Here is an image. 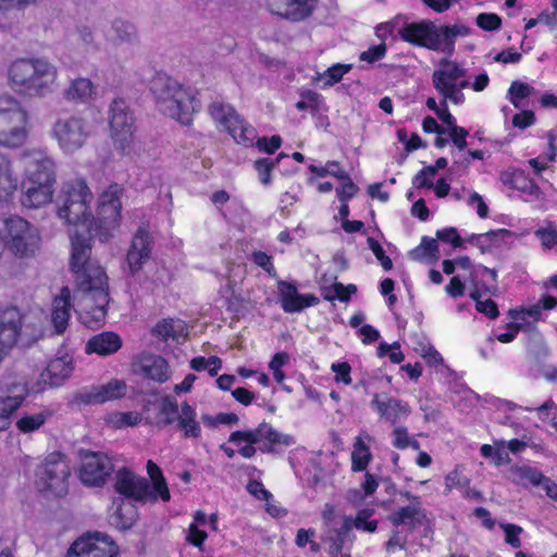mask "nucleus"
<instances>
[{
    "instance_id": "obj_1",
    "label": "nucleus",
    "mask_w": 557,
    "mask_h": 557,
    "mask_svg": "<svg viewBox=\"0 0 557 557\" xmlns=\"http://www.w3.org/2000/svg\"><path fill=\"white\" fill-rule=\"evenodd\" d=\"M71 268L76 274L77 293L75 311L79 321L89 329L103 325L109 304L108 277L101 267L90 260V238L98 236L96 228L90 233L74 230Z\"/></svg>"
},
{
    "instance_id": "obj_2",
    "label": "nucleus",
    "mask_w": 557,
    "mask_h": 557,
    "mask_svg": "<svg viewBox=\"0 0 557 557\" xmlns=\"http://www.w3.org/2000/svg\"><path fill=\"white\" fill-rule=\"evenodd\" d=\"M59 70L46 57L17 58L7 69L9 88L26 99L45 98L59 87Z\"/></svg>"
},
{
    "instance_id": "obj_3",
    "label": "nucleus",
    "mask_w": 557,
    "mask_h": 557,
    "mask_svg": "<svg viewBox=\"0 0 557 557\" xmlns=\"http://www.w3.org/2000/svg\"><path fill=\"white\" fill-rule=\"evenodd\" d=\"M470 28L463 23L437 26L430 20L406 23L398 34L403 40L432 51L453 54L457 38L470 35Z\"/></svg>"
},
{
    "instance_id": "obj_4",
    "label": "nucleus",
    "mask_w": 557,
    "mask_h": 557,
    "mask_svg": "<svg viewBox=\"0 0 557 557\" xmlns=\"http://www.w3.org/2000/svg\"><path fill=\"white\" fill-rule=\"evenodd\" d=\"M150 90L162 114L182 124H188L191 121V115L198 108L195 91L191 88L183 86L168 75L159 74L151 81Z\"/></svg>"
},
{
    "instance_id": "obj_5",
    "label": "nucleus",
    "mask_w": 557,
    "mask_h": 557,
    "mask_svg": "<svg viewBox=\"0 0 557 557\" xmlns=\"http://www.w3.org/2000/svg\"><path fill=\"white\" fill-rule=\"evenodd\" d=\"M29 134V115L23 104L8 94H0V147L23 146Z\"/></svg>"
},
{
    "instance_id": "obj_6",
    "label": "nucleus",
    "mask_w": 557,
    "mask_h": 557,
    "mask_svg": "<svg viewBox=\"0 0 557 557\" xmlns=\"http://www.w3.org/2000/svg\"><path fill=\"white\" fill-rule=\"evenodd\" d=\"M432 85L443 97L444 103L462 104L466 100L463 89L469 88L470 78L460 63L443 58L432 74Z\"/></svg>"
},
{
    "instance_id": "obj_7",
    "label": "nucleus",
    "mask_w": 557,
    "mask_h": 557,
    "mask_svg": "<svg viewBox=\"0 0 557 557\" xmlns=\"http://www.w3.org/2000/svg\"><path fill=\"white\" fill-rule=\"evenodd\" d=\"M70 467L60 453L48 454L36 469V484L39 491L55 497H63L69 491Z\"/></svg>"
},
{
    "instance_id": "obj_8",
    "label": "nucleus",
    "mask_w": 557,
    "mask_h": 557,
    "mask_svg": "<svg viewBox=\"0 0 557 557\" xmlns=\"http://www.w3.org/2000/svg\"><path fill=\"white\" fill-rule=\"evenodd\" d=\"M109 126L114 147L125 156L135 152V119L124 99H114L109 107Z\"/></svg>"
},
{
    "instance_id": "obj_9",
    "label": "nucleus",
    "mask_w": 557,
    "mask_h": 557,
    "mask_svg": "<svg viewBox=\"0 0 557 557\" xmlns=\"http://www.w3.org/2000/svg\"><path fill=\"white\" fill-rule=\"evenodd\" d=\"M4 243L7 248L18 258H33L40 248L38 230L21 216L5 220Z\"/></svg>"
},
{
    "instance_id": "obj_10",
    "label": "nucleus",
    "mask_w": 557,
    "mask_h": 557,
    "mask_svg": "<svg viewBox=\"0 0 557 557\" xmlns=\"http://www.w3.org/2000/svg\"><path fill=\"white\" fill-rule=\"evenodd\" d=\"M51 135L64 153L72 154L87 143L91 135V125L87 120L75 115L60 117L53 123Z\"/></svg>"
},
{
    "instance_id": "obj_11",
    "label": "nucleus",
    "mask_w": 557,
    "mask_h": 557,
    "mask_svg": "<svg viewBox=\"0 0 557 557\" xmlns=\"http://www.w3.org/2000/svg\"><path fill=\"white\" fill-rule=\"evenodd\" d=\"M209 113L218 127L226 131L237 144L252 146L257 137L256 129L249 125L230 104L214 101Z\"/></svg>"
},
{
    "instance_id": "obj_12",
    "label": "nucleus",
    "mask_w": 557,
    "mask_h": 557,
    "mask_svg": "<svg viewBox=\"0 0 557 557\" xmlns=\"http://www.w3.org/2000/svg\"><path fill=\"white\" fill-rule=\"evenodd\" d=\"M123 193L120 185L113 184L99 197L96 233L101 242L108 240L120 225Z\"/></svg>"
},
{
    "instance_id": "obj_13",
    "label": "nucleus",
    "mask_w": 557,
    "mask_h": 557,
    "mask_svg": "<svg viewBox=\"0 0 557 557\" xmlns=\"http://www.w3.org/2000/svg\"><path fill=\"white\" fill-rule=\"evenodd\" d=\"M228 442L235 445H240L243 442L257 443L262 453H272L277 445L288 447L295 444L293 436L278 432L267 422L260 423L252 430L231 433Z\"/></svg>"
},
{
    "instance_id": "obj_14",
    "label": "nucleus",
    "mask_w": 557,
    "mask_h": 557,
    "mask_svg": "<svg viewBox=\"0 0 557 557\" xmlns=\"http://www.w3.org/2000/svg\"><path fill=\"white\" fill-rule=\"evenodd\" d=\"M113 470L112 460L106 454L89 450L82 453L78 478L85 486H102Z\"/></svg>"
},
{
    "instance_id": "obj_15",
    "label": "nucleus",
    "mask_w": 557,
    "mask_h": 557,
    "mask_svg": "<svg viewBox=\"0 0 557 557\" xmlns=\"http://www.w3.org/2000/svg\"><path fill=\"white\" fill-rule=\"evenodd\" d=\"M23 313L15 306L0 308V364L12 354L22 336Z\"/></svg>"
},
{
    "instance_id": "obj_16",
    "label": "nucleus",
    "mask_w": 557,
    "mask_h": 557,
    "mask_svg": "<svg viewBox=\"0 0 557 557\" xmlns=\"http://www.w3.org/2000/svg\"><path fill=\"white\" fill-rule=\"evenodd\" d=\"M18 160L24 171L23 181L55 182L54 163L46 151L25 149L20 153Z\"/></svg>"
},
{
    "instance_id": "obj_17",
    "label": "nucleus",
    "mask_w": 557,
    "mask_h": 557,
    "mask_svg": "<svg viewBox=\"0 0 557 557\" xmlns=\"http://www.w3.org/2000/svg\"><path fill=\"white\" fill-rule=\"evenodd\" d=\"M114 488L127 502L153 503L157 500V495L148 481L125 468L116 472Z\"/></svg>"
},
{
    "instance_id": "obj_18",
    "label": "nucleus",
    "mask_w": 557,
    "mask_h": 557,
    "mask_svg": "<svg viewBox=\"0 0 557 557\" xmlns=\"http://www.w3.org/2000/svg\"><path fill=\"white\" fill-rule=\"evenodd\" d=\"M33 393L25 377L8 376L0 381V408L2 412L10 417L16 412L26 401L28 395Z\"/></svg>"
},
{
    "instance_id": "obj_19",
    "label": "nucleus",
    "mask_w": 557,
    "mask_h": 557,
    "mask_svg": "<svg viewBox=\"0 0 557 557\" xmlns=\"http://www.w3.org/2000/svg\"><path fill=\"white\" fill-rule=\"evenodd\" d=\"M116 547L108 535L101 533L89 534L75 541L66 557H113Z\"/></svg>"
},
{
    "instance_id": "obj_20",
    "label": "nucleus",
    "mask_w": 557,
    "mask_h": 557,
    "mask_svg": "<svg viewBox=\"0 0 557 557\" xmlns=\"http://www.w3.org/2000/svg\"><path fill=\"white\" fill-rule=\"evenodd\" d=\"M72 371L73 359L69 355L51 359L37 382L33 384V393L38 394L48 387L61 386L70 377Z\"/></svg>"
},
{
    "instance_id": "obj_21",
    "label": "nucleus",
    "mask_w": 557,
    "mask_h": 557,
    "mask_svg": "<svg viewBox=\"0 0 557 557\" xmlns=\"http://www.w3.org/2000/svg\"><path fill=\"white\" fill-rule=\"evenodd\" d=\"M133 371L147 380L162 384L170 380L172 371L168 361L161 356L144 354L133 362Z\"/></svg>"
},
{
    "instance_id": "obj_22",
    "label": "nucleus",
    "mask_w": 557,
    "mask_h": 557,
    "mask_svg": "<svg viewBox=\"0 0 557 557\" xmlns=\"http://www.w3.org/2000/svg\"><path fill=\"white\" fill-rule=\"evenodd\" d=\"M371 407L376 410L381 419L392 424L407 419L411 412L406 401L391 397L386 393L374 394L371 400Z\"/></svg>"
},
{
    "instance_id": "obj_23",
    "label": "nucleus",
    "mask_w": 557,
    "mask_h": 557,
    "mask_svg": "<svg viewBox=\"0 0 557 557\" xmlns=\"http://www.w3.org/2000/svg\"><path fill=\"white\" fill-rule=\"evenodd\" d=\"M90 203L91 201L60 203L58 214L67 224L74 225L75 230L90 233L97 225L96 220L91 215Z\"/></svg>"
},
{
    "instance_id": "obj_24",
    "label": "nucleus",
    "mask_w": 557,
    "mask_h": 557,
    "mask_svg": "<svg viewBox=\"0 0 557 557\" xmlns=\"http://www.w3.org/2000/svg\"><path fill=\"white\" fill-rule=\"evenodd\" d=\"M277 290L281 307L287 313L299 312L319 302V298L314 295L299 294L294 284L285 281L277 283Z\"/></svg>"
},
{
    "instance_id": "obj_25",
    "label": "nucleus",
    "mask_w": 557,
    "mask_h": 557,
    "mask_svg": "<svg viewBox=\"0 0 557 557\" xmlns=\"http://www.w3.org/2000/svg\"><path fill=\"white\" fill-rule=\"evenodd\" d=\"M152 248V239L149 231L145 226H140L132 240L126 260L132 274L141 270L144 263L150 258Z\"/></svg>"
},
{
    "instance_id": "obj_26",
    "label": "nucleus",
    "mask_w": 557,
    "mask_h": 557,
    "mask_svg": "<svg viewBox=\"0 0 557 557\" xmlns=\"http://www.w3.org/2000/svg\"><path fill=\"white\" fill-rule=\"evenodd\" d=\"M55 182H22L21 202L29 209L40 208L51 202L53 197V185Z\"/></svg>"
},
{
    "instance_id": "obj_27",
    "label": "nucleus",
    "mask_w": 557,
    "mask_h": 557,
    "mask_svg": "<svg viewBox=\"0 0 557 557\" xmlns=\"http://www.w3.org/2000/svg\"><path fill=\"white\" fill-rule=\"evenodd\" d=\"M317 0H269L271 11L284 18L301 21L308 17Z\"/></svg>"
},
{
    "instance_id": "obj_28",
    "label": "nucleus",
    "mask_w": 557,
    "mask_h": 557,
    "mask_svg": "<svg viewBox=\"0 0 557 557\" xmlns=\"http://www.w3.org/2000/svg\"><path fill=\"white\" fill-rule=\"evenodd\" d=\"M71 308V290L69 287H63L60 294L54 297L51 309V322L57 334H62L66 330Z\"/></svg>"
},
{
    "instance_id": "obj_29",
    "label": "nucleus",
    "mask_w": 557,
    "mask_h": 557,
    "mask_svg": "<svg viewBox=\"0 0 557 557\" xmlns=\"http://www.w3.org/2000/svg\"><path fill=\"white\" fill-rule=\"evenodd\" d=\"M137 511L132 502L122 497L113 499L110 508V523L117 529H129L136 521Z\"/></svg>"
},
{
    "instance_id": "obj_30",
    "label": "nucleus",
    "mask_w": 557,
    "mask_h": 557,
    "mask_svg": "<svg viewBox=\"0 0 557 557\" xmlns=\"http://www.w3.org/2000/svg\"><path fill=\"white\" fill-rule=\"evenodd\" d=\"M122 347L121 337L113 332H102L92 336L87 345L86 351L108 356L116 352Z\"/></svg>"
},
{
    "instance_id": "obj_31",
    "label": "nucleus",
    "mask_w": 557,
    "mask_h": 557,
    "mask_svg": "<svg viewBox=\"0 0 557 557\" xmlns=\"http://www.w3.org/2000/svg\"><path fill=\"white\" fill-rule=\"evenodd\" d=\"M92 199L89 187L82 178L65 182L59 196L60 203L86 202Z\"/></svg>"
},
{
    "instance_id": "obj_32",
    "label": "nucleus",
    "mask_w": 557,
    "mask_h": 557,
    "mask_svg": "<svg viewBox=\"0 0 557 557\" xmlns=\"http://www.w3.org/2000/svg\"><path fill=\"white\" fill-rule=\"evenodd\" d=\"M18 178L10 158L0 152V202L9 200L17 189Z\"/></svg>"
},
{
    "instance_id": "obj_33",
    "label": "nucleus",
    "mask_w": 557,
    "mask_h": 557,
    "mask_svg": "<svg viewBox=\"0 0 557 557\" xmlns=\"http://www.w3.org/2000/svg\"><path fill=\"white\" fill-rule=\"evenodd\" d=\"M108 40L114 45H133L137 42V29L128 21L116 18L106 34Z\"/></svg>"
},
{
    "instance_id": "obj_34",
    "label": "nucleus",
    "mask_w": 557,
    "mask_h": 557,
    "mask_svg": "<svg viewBox=\"0 0 557 557\" xmlns=\"http://www.w3.org/2000/svg\"><path fill=\"white\" fill-rule=\"evenodd\" d=\"M177 429L183 432L187 438H199L201 436V426L197 421L196 409L188 403L181 405L180 413L176 418Z\"/></svg>"
},
{
    "instance_id": "obj_35",
    "label": "nucleus",
    "mask_w": 557,
    "mask_h": 557,
    "mask_svg": "<svg viewBox=\"0 0 557 557\" xmlns=\"http://www.w3.org/2000/svg\"><path fill=\"white\" fill-rule=\"evenodd\" d=\"M95 94V86L89 78L77 77L70 82L63 97L71 102L86 103Z\"/></svg>"
},
{
    "instance_id": "obj_36",
    "label": "nucleus",
    "mask_w": 557,
    "mask_h": 557,
    "mask_svg": "<svg viewBox=\"0 0 557 557\" xmlns=\"http://www.w3.org/2000/svg\"><path fill=\"white\" fill-rule=\"evenodd\" d=\"M154 336L162 341L173 339L180 342L187 335L186 324L180 319H163L152 330Z\"/></svg>"
},
{
    "instance_id": "obj_37",
    "label": "nucleus",
    "mask_w": 557,
    "mask_h": 557,
    "mask_svg": "<svg viewBox=\"0 0 557 557\" xmlns=\"http://www.w3.org/2000/svg\"><path fill=\"white\" fill-rule=\"evenodd\" d=\"M373 513V509L364 508L358 511L355 519L346 518L338 531V536L347 535L352 527L358 530L374 532L377 528V521L370 520Z\"/></svg>"
},
{
    "instance_id": "obj_38",
    "label": "nucleus",
    "mask_w": 557,
    "mask_h": 557,
    "mask_svg": "<svg viewBox=\"0 0 557 557\" xmlns=\"http://www.w3.org/2000/svg\"><path fill=\"white\" fill-rule=\"evenodd\" d=\"M496 405L499 409L510 410V411L515 410L517 408L523 409L525 411L533 410V408L519 407L518 405H516L511 401L502 400V399H497ZM534 410H536L539 412V416L543 421H546V420L549 421L550 424L557 430V406L552 400L545 401L540 407L534 408Z\"/></svg>"
},
{
    "instance_id": "obj_39",
    "label": "nucleus",
    "mask_w": 557,
    "mask_h": 557,
    "mask_svg": "<svg viewBox=\"0 0 557 557\" xmlns=\"http://www.w3.org/2000/svg\"><path fill=\"white\" fill-rule=\"evenodd\" d=\"M453 490H458L466 498L480 497V493L470 487V480L458 469L450 471L445 478V493L448 494Z\"/></svg>"
},
{
    "instance_id": "obj_40",
    "label": "nucleus",
    "mask_w": 557,
    "mask_h": 557,
    "mask_svg": "<svg viewBox=\"0 0 557 557\" xmlns=\"http://www.w3.org/2000/svg\"><path fill=\"white\" fill-rule=\"evenodd\" d=\"M51 416L52 412L49 409L26 412L16 420L15 426L23 434L33 433L38 431Z\"/></svg>"
},
{
    "instance_id": "obj_41",
    "label": "nucleus",
    "mask_w": 557,
    "mask_h": 557,
    "mask_svg": "<svg viewBox=\"0 0 557 557\" xmlns=\"http://www.w3.org/2000/svg\"><path fill=\"white\" fill-rule=\"evenodd\" d=\"M178 413L176 399L172 396H164L159 403L156 424L160 428L171 425L176 421Z\"/></svg>"
},
{
    "instance_id": "obj_42",
    "label": "nucleus",
    "mask_w": 557,
    "mask_h": 557,
    "mask_svg": "<svg viewBox=\"0 0 557 557\" xmlns=\"http://www.w3.org/2000/svg\"><path fill=\"white\" fill-rule=\"evenodd\" d=\"M372 460V454L369 446L361 436L356 437L351 451V470L361 472L367 469Z\"/></svg>"
},
{
    "instance_id": "obj_43",
    "label": "nucleus",
    "mask_w": 557,
    "mask_h": 557,
    "mask_svg": "<svg viewBox=\"0 0 557 557\" xmlns=\"http://www.w3.org/2000/svg\"><path fill=\"white\" fill-rule=\"evenodd\" d=\"M147 473L152 482L150 487L154 491L157 498L160 497L163 502H169L171 495L160 467L152 460H148Z\"/></svg>"
},
{
    "instance_id": "obj_44",
    "label": "nucleus",
    "mask_w": 557,
    "mask_h": 557,
    "mask_svg": "<svg viewBox=\"0 0 557 557\" xmlns=\"http://www.w3.org/2000/svg\"><path fill=\"white\" fill-rule=\"evenodd\" d=\"M410 257L417 261H436L438 259L436 239L424 236L420 245L410 251Z\"/></svg>"
},
{
    "instance_id": "obj_45",
    "label": "nucleus",
    "mask_w": 557,
    "mask_h": 557,
    "mask_svg": "<svg viewBox=\"0 0 557 557\" xmlns=\"http://www.w3.org/2000/svg\"><path fill=\"white\" fill-rule=\"evenodd\" d=\"M420 508L417 505L401 507L391 517L392 522L398 525H406L409 530H413L419 520Z\"/></svg>"
},
{
    "instance_id": "obj_46",
    "label": "nucleus",
    "mask_w": 557,
    "mask_h": 557,
    "mask_svg": "<svg viewBox=\"0 0 557 557\" xmlns=\"http://www.w3.org/2000/svg\"><path fill=\"white\" fill-rule=\"evenodd\" d=\"M72 403L78 406L103 404L98 385H89L76 391L72 396Z\"/></svg>"
},
{
    "instance_id": "obj_47",
    "label": "nucleus",
    "mask_w": 557,
    "mask_h": 557,
    "mask_svg": "<svg viewBox=\"0 0 557 557\" xmlns=\"http://www.w3.org/2000/svg\"><path fill=\"white\" fill-rule=\"evenodd\" d=\"M100 396L103 398V404L107 401L120 399L126 395L127 385L125 381L112 379L106 384L98 385Z\"/></svg>"
},
{
    "instance_id": "obj_48",
    "label": "nucleus",
    "mask_w": 557,
    "mask_h": 557,
    "mask_svg": "<svg viewBox=\"0 0 557 557\" xmlns=\"http://www.w3.org/2000/svg\"><path fill=\"white\" fill-rule=\"evenodd\" d=\"M534 91V88L530 86L529 84L521 83L519 81H515L511 83L508 91H507V99L517 108L521 109L525 104L523 103V100L528 98L530 95H532Z\"/></svg>"
},
{
    "instance_id": "obj_49",
    "label": "nucleus",
    "mask_w": 557,
    "mask_h": 557,
    "mask_svg": "<svg viewBox=\"0 0 557 557\" xmlns=\"http://www.w3.org/2000/svg\"><path fill=\"white\" fill-rule=\"evenodd\" d=\"M471 282H472L473 288L470 292V297L475 301L476 310L481 313H484L485 315H487L491 319L497 318L499 314L497 305L491 299L482 300L481 299L482 294H481V290H480L478 284L474 282L473 278L471 280Z\"/></svg>"
},
{
    "instance_id": "obj_50",
    "label": "nucleus",
    "mask_w": 557,
    "mask_h": 557,
    "mask_svg": "<svg viewBox=\"0 0 557 557\" xmlns=\"http://www.w3.org/2000/svg\"><path fill=\"white\" fill-rule=\"evenodd\" d=\"M350 70L351 64L336 63L325 70L323 73H319L317 79L323 81L324 87H331L338 83Z\"/></svg>"
},
{
    "instance_id": "obj_51",
    "label": "nucleus",
    "mask_w": 557,
    "mask_h": 557,
    "mask_svg": "<svg viewBox=\"0 0 557 557\" xmlns=\"http://www.w3.org/2000/svg\"><path fill=\"white\" fill-rule=\"evenodd\" d=\"M73 39L76 45L82 46L84 51H97L98 45L95 39L92 29L89 26H77L73 34Z\"/></svg>"
},
{
    "instance_id": "obj_52",
    "label": "nucleus",
    "mask_w": 557,
    "mask_h": 557,
    "mask_svg": "<svg viewBox=\"0 0 557 557\" xmlns=\"http://www.w3.org/2000/svg\"><path fill=\"white\" fill-rule=\"evenodd\" d=\"M109 423L115 429L135 426L141 421V416L135 411L114 412L109 417Z\"/></svg>"
},
{
    "instance_id": "obj_53",
    "label": "nucleus",
    "mask_w": 557,
    "mask_h": 557,
    "mask_svg": "<svg viewBox=\"0 0 557 557\" xmlns=\"http://www.w3.org/2000/svg\"><path fill=\"white\" fill-rule=\"evenodd\" d=\"M356 289V286L352 284L345 286L342 283H335L332 286L324 288L323 296L326 300L339 299L341 301H347Z\"/></svg>"
},
{
    "instance_id": "obj_54",
    "label": "nucleus",
    "mask_w": 557,
    "mask_h": 557,
    "mask_svg": "<svg viewBox=\"0 0 557 557\" xmlns=\"http://www.w3.org/2000/svg\"><path fill=\"white\" fill-rule=\"evenodd\" d=\"M301 99L296 103L300 111L318 110L322 102V96L313 90L306 89L300 92Z\"/></svg>"
},
{
    "instance_id": "obj_55",
    "label": "nucleus",
    "mask_w": 557,
    "mask_h": 557,
    "mask_svg": "<svg viewBox=\"0 0 557 557\" xmlns=\"http://www.w3.org/2000/svg\"><path fill=\"white\" fill-rule=\"evenodd\" d=\"M278 162V159L272 160L270 158H262L255 162V169L258 172L260 182L263 185H269L271 182V171Z\"/></svg>"
},
{
    "instance_id": "obj_56",
    "label": "nucleus",
    "mask_w": 557,
    "mask_h": 557,
    "mask_svg": "<svg viewBox=\"0 0 557 557\" xmlns=\"http://www.w3.org/2000/svg\"><path fill=\"white\" fill-rule=\"evenodd\" d=\"M369 248L372 250L379 262L381 263L382 268L385 271H388L393 267L392 260L385 255V251L383 247L380 245V243L374 239L373 237H369L367 239Z\"/></svg>"
},
{
    "instance_id": "obj_57",
    "label": "nucleus",
    "mask_w": 557,
    "mask_h": 557,
    "mask_svg": "<svg viewBox=\"0 0 557 557\" xmlns=\"http://www.w3.org/2000/svg\"><path fill=\"white\" fill-rule=\"evenodd\" d=\"M251 260L258 267L262 268L270 276H276V270L272 262V257L263 251H255L251 253Z\"/></svg>"
},
{
    "instance_id": "obj_58",
    "label": "nucleus",
    "mask_w": 557,
    "mask_h": 557,
    "mask_svg": "<svg viewBox=\"0 0 557 557\" xmlns=\"http://www.w3.org/2000/svg\"><path fill=\"white\" fill-rule=\"evenodd\" d=\"M500 527L505 532V542L513 548H519L521 546L519 535L522 533V528L511 523H505Z\"/></svg>"
},
{
    "instance_id": "obj_59",
    "label": "nucleus",
    "mask_w": 557,
    "mask_h": 557,
    "mask_svg": "<svg viewBox=\"0 0 557 557\" xmlns=\"http://www.w3.org/2000/svg\"><path fill=\"white\" fill-rule=\"evenodd\" d=\"M476 24L484 30H495L500 27L502 18L494 13H481L476 16Z\"/></svg>"
},
{
    "instance_id": "obj_60",
    "label": "nucleus",
    "mask_w": 557,
    "mask_h": 557,
    "mask_svg": "<svg viewBox=\"0 0 557 557\" xmlns=\"http://www.w3.org/2000/svg\"><path fill=\"white\" fill-rule=\"evenodd\" d=\"M536 237L540 238L541 244L546 249H552L557 247V228L547 227V228H539L535 231Z\"/></svg>"
},
{
    "instance_id": "obj_61",
    "label": "nucleus",
    "mask_w": 557,
    "mask_h": 557,
    "mask_svg": "<svg viewBox=\"0 0 557 557\" xmlns=\"http://www.w3.org/2000/svg\"><path fill=\"white\" fill-rule=\"evenodd\" d=\"M394 349H399V345L394 343L393 345H388L386 343H381L377 348V354L380 357H383L388 354V358L393 363H400L404 360V354L401 351H395Z\"/></svg>"
},
{
    "instance_id": "obj_62",
    "label": "nucleus",
    "mask_w": 557,
    "mask_h": 557,
    "mask_svg": "<svg viewBox=\"0 0 557 557\" xmlns=\"http://www.w3.org/2000/svg\"><path fill=\"white\" fill-rule=\"evenodd\" d=\"M331 369L335 373L336 382H342L346 385H349L351 383V368L347 362L332 363Z\"/></svg>"
},
{
    "instance_id": "obj_63",
    "label": "nucleus",
    "mask_w": 557,
    "mask_h": 557,
    "mask_svg": "<svg viewBox=\"0 0 557 557\" xmlns=\"http://www.w3.org/2000/svg\"><path fill=\"white\" fill-rule=\"evenodd\" d=\"M436 236L440 240L449 243L455 248L462 246V239L455 227L437 231Z\"/></svg>"
},
{
    "instance_id": "obj_64",
    "label": "nucleus",
    "mask_w": 557,
    "mask_h": 557,
    "mask_svg": "<svg viewBox=\"0 0 557 557\" xmlns=\"http://www.w3.org/2000/svg\"><path fill=\"white\" fill-rule=\"evenodd\" d=\"M385 52L386 47L384 44L372 46L360 54V60L368 63H373L377 60H381L385 55Z\"/></svg>"
}]
</instances>
